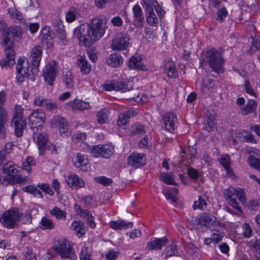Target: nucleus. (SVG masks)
Masks as SVG:
<instances>
[{"label":"nucleus","instance_id":"f257e3e1","mask_svg":"<svg viewBox=\"0 0 260 260\" xmlns=\"http://www.w3.org/2000/svg\"><path fill=\"white\" fill-rule=\"evenodd\" d=\"M107 22L105 16L96 17L89 23L82 24L76 27L74 30V36L83 45H89L104 36L108 28Z\"/></svg>","mask_w":260,"mask_h":260},{"label":"nucleus","instance_id":"f03ea898","mask_svg":"<svg viewBox=\"0 0 260 260\" xmlns=\"http://www.w3.org/2000/svg\"><path fill=\"white\" fill-rule=\"evenodd\" d=\"M21 30L17 26L11 27L6 30H4L2 36L3 46L5 48L7 57L1 62L2 66H10L15 62L14 58L13 38L17 37L21 38Z\"/></svg>","mask_w":260,"mask_h":260},{"label":"nucleus","instance_id":"7ed1b4c3","mask_svg":"<svg viewBox=\"0 0 260 260\" xmlns=\"http://www.w3.org/2000/svg\"><path fill=\"white\" fill-rule=\"evenodd\" d=\"M201 63H208L212 70L219 74L224 71V59L222 55L215 48L204 52L201 55Z\"/></svg>","mask_w":260,"mask_h":260},{"label":"nucleus","instance_id":"20e7f679","mask_svg":"<svg viewBox=\"0 0 260 260\" xmlns=\"http://www.w3.org/2000/svg\"><path fill=\"white\" fill-rule=\"evenodd\" d=\"M223 196L230 205L239 212H242V210L239 206L236 197L238 198L243 205H246V197L244 189L240 187L235 188L230 186L223 191Z\"/></svg>","mask_w":260,"mask_h":260},{"label":"nucleus","instance_id":"39448f33","mask_svg":"<svg viewBox=\"0 0 260 260\" xmlns=\"http://www.w3.org/2000/svg\"><path fill=\"white\" fill-rule=\"evenodd\" d=\"M53 249L62 259L75 260L77 258L71 243L67 239H60L55 242Z\"/></svg>","mask_w":260,"mask_h":260},{"label":"nucleus","instance_id":"423d86ee","mask_svg":"<svg viewBox=\"0 0 260 260\" xmlns=\"http://www.w3.org/2000/svg\"><path fill=\"white\" fill-rule=\"evenodd\" d=\"M23 108L21 105H15L12 126L14 129L15 136L18 137L23 135V130L26 125V120L23 117Z\"/></svg>","mask_w":260,"mask_h":260},{"label":"nucleus","instance_id":"0eeeda50","mask_svg":"<svg viewBox=\"0 0 260 260\" xmlns=\"http://www.w3.org/2000/svg\"><path fill=\"white\" fill-rule=\"evenodd\" d=\"M16 71L18 75H20L19 77L17 76V80L20 82H22L24 77L34 81L35 79L34 76L37 74L38 72V70L32 66L31 69L30 70L28 61L25 58H20L18 60Z\"/></svg>","mask_w":260,"mask_h":260},{"label":"nucleus","instance_id":"6e6552de","mask_svg":"<svg viewBox=\"0 0 260 260\" xmlns=\"http://www.w3.org/2000/svg\"><path fill=\"white\" fill-rule=\"evenodd\" d=\"M21 213L16 208H12L4 212L1 216V224L8 229H14L18 225Z\"/></svg>","mask_w":260,"mask_h":260},{"label":"nucleus","instance_id":"1a4fd4ad","mask_svg":"<svg viewBox=\"0 0 260 260\" xmlns=\"http://www.w3.org/2000/svg\"><path fill=\"white\" fill-rule=\"evenodd\" d=\"M45 114L42 110H34L29 116L30 126L34 133L39 131L44 123Z\"/></svg>","mask_w":260,"mask_h":260},{"label":"nucleus","instance_id":"9d476101","mask_svg":"<svg viewBox=\"0 0 260 260\" xmlns=\"http://www.w3.org/2000/svg\"><path fill=\"white\" fill-rule=\"evenodd\" d=\"M106 91L115 90L122 92L129 91L132 88V83L126 81H111L102 85Z\"/></svg>","mask_w":260,"mask_h":260},{"label":"nucleus","instance_id":"9b49d317","mask_svg":"<svg viewBox=\"0 0 260 260\" xmlns=\"http://www.w3.org/2000/svg\"><path fill=\"white\" fill-rule=\"evenodd\" d=\"M114 150V147L112 145H98L92 147L91 153L95 157L108 158L113 155Z\"/></svg>","mask_w":260,"mask_h":260},{"label":"nucleus","instance_id":"f8f14e48","mask_svg":"<svg viewBox=\"0 0 260 260\" xmlns=\"http://www.w3.org/2000/svg\"><path fill=\"white\" fill-rule=\"evenodd\" d=\"M58 72V65L55 61H51L46 66L43 70V76L45 81L49 85H52Z\"/></svg>","mask_w":260,"mask_h":260},{"label":"nucleus","instance_id":"ddd939ff","mask_svg":"<svg viewBox=\"0 0 260 260\" xmlns=\"http://www.w3.org/2000/svg\"><path fill=\"white\" fill-rule=\"evenodd\" d=\"M72 161L74 166L82 171L88 170L89 168V160L86 155L78 152L74 155Z\"/></svg>","mask_w":260,"mask_h":260},{"label":"nucleus","instance_id":"4468645a","mask_svg":"<svg viewBox=\"0 0 260 260\" xmlns=\"http://www.w3.org/2000/svg\"><path fill=\"white\" fill-rule=\"evenodd\" d=\"M129 44V38L126 36L119 35L112 41L111 48L113 50H125Z\"/></svg>","mask_w":260,"mask_h":260},{"label":"nucleus","instance_id":"2eb2a0df","mask_svg":"<svg viewBox=\"0 0 260 260\" xmlns=\"http://www.w3.org/2000/svg\"><path fill=\"white\" fill-rule=\"evenodd\" d=\"M43 50L40 46H34L30 50L29 60L32 67L38 70L40 66V61L42 58Z\"/></svg>","mask_w":260,"mask_h":260},{"label":"nucleus","instance_id":"dca6fc26","mask_svg":"<svg viewBox=\"0 0 260 260\" xmlns=\"http://www.w3.org/2000/svg\"><path fill=\"white\" fill-rule=\"evenodd\" d=\"M133 24L139 28L143 26L144 17L141 7L139 5H135L132 8Z\"/></svg>","mask_w":260,"mask_h":260},{"label":"nucleus","instance_id":"f3484780","mask_svg":"<svg viewBox=\"0 0 260 260\" xmlns=\"http://www.w3.org/2000/svg\"><path fill=\"white\" fill-rule=\"evenodd\" d=\"M129 165L138 168L146 164L145 156L143 153H133L127 158Z\"/></svg>","mask_w":260,"mask_h":260},{"label":"nucleus","instance_id":"a211bd4d","mask_svg":"<svg viewBox=\"0 0 260 260\" xmlns=\"http://www.w3.org/2000/svg\"><path fill=\"white\" fill-rule=\"evenodd\" d=\"M165 127L170 132H173L177 125V119L176 114L173 112H169L162 118Z\"/></svg>","mask_w":260,"mask_h":260},{"label":"nucleus","instance_id":"6ab92c4d","mask_svg":"<svg viewBox=\"0 0 260 260\" xmlns=\"http://www.w3.org/2000/svg\"><path fill=\"white\" fill-rule=\"evenodd\" d=\"M66 181L69 186L73 189H78L84 185L82 179L74 173H71L68 175Z\"/></svg>","mask_w":260,"mask_h":260},{"label":"nucleus","instance_id":"aec40b11","mask_svg":"<svg viewBox=\"0 0 260 260\" xmlns=\"http://www.w3.org/2000/svg\"><path fill=\"white\" fill-rule=\"evenodd\" d=\"M194 221L198 228H201L203 226L209 228L216 223L211 216L207 213L201 214L194 219Z\"/></svg>","mask_w":260,"mask_h":260},{"label":"nucleus","instance_id":"412c9836","mask_svg":"<svg viewBox=\"0 0 260 260\" xmlns=\"http://www.w3.org/2000/svg\"><path fill=\"white\" fill-rule=\"evenodd\" d=\"M39 131H36V133L34 132L33 138L34 139L36 138V142L38 146L39 153L42 155L46 149V144L48 141V136L46 133H41L38 134Z\"/></svg>","mask_w":260,"mask_h":260},{"label":"nucleus","instance_id":"4be33fe9","mask_svg":"<svg viewBox=\"0 0 260 260\" xmlns=\"http://www.w3.org/2000/svg\"><path fill=\"white\" fill-rule=\"evenodd\" d=\"M68 107L67 108L73 111L80 110L90 109V105L88 103L84 102L78 99H75L73 101H71L67 104Z\"/></svg>","mask_w":260,"mask_h":260},{"label":"nucleus","instance_id":"5701e85b","mask_svg":"<svg viewBox=\"0 0 260 260\" xmlns=\"http://www.w3.org/2000/svg\"><path fill=\"white\" fill-rule=\"evenodd\" d=\"M137 112L133 109H128L125 112L120 114L117 119V123L119 127L123 128H126V124L127 123L128 119L131 117L134 116Z\"/></svg>","mask_w":260,"mask_h":260},{"label":"nucleus","instance_id":"b1692460","mask_svg":"<svg viewBox=\"0 0 260 260\" xmlns=\"http://www.w3.org/2000/svg\"><path fill=\"white\" fill-rule=\"evenodd\" d=\"M168 243V240L166 238H156L147 244L146 248L149 250L160 249L162 246Z\"/></svg>","mask_w":260,"mask_h":260},{"label":"nucleus","instance_id":"393cba45","mask_svg":"<svg viewBox=\"0 0 260 260\" xmlns=\"http://www.w3.org/2000/svg\"><path fill=\"white\" fill-rule=\"evenodd\" d=\"M128 67L132 69H141L144 70L146 69V67L144 66L140 56H132L129 59Z\"/></svg>","mask_w":260,"mask_h":260},{"label":"nucleus","instance_id":"a878e982","mask_svg":"<svg viewBox=\"0 0 260 260\" xmlns=\"http://www.w3.org/2000/svg\"><path fill=\"white\" fill-rule=\"evenodd\" d=\"M77 64L82 74L87 75L90 73L91 67L85 57L79 56L77 59Z\"/></svg>","mask_w":260,"mask_h":260},{"label":"nucleus","instance_id":"bb28decb","mask_svg":"<svg viewBox=\"0 0 260 260\" xmlns=\"http://www.w3.org/2000/svg\"><path fill=\"white\" fill-rule=\"evenodd\" d=\"M57 26L54 25V30L56 31V35L60 40V43L62 44H66L67 40L66 39V34L64 29V27L61 22H57Z\"/></svg>","mask_w":260,"mask_h":260},{"label":"nucleus","instance_id":"cd10ccee","mask_svg":"<svg viewBox=\"0 0 260 260\" xmlns=\"http://www.w3.org/2000/svg\"><path fill=\"white\" fill-rule=\"evenodd\" d=\"M107 61L109 66L116 68L123 63V58L119 54L113 53L109 56Z\"/></svg>","mask_w":260,"mask_h":260},{"label":"nucleus","instance_id":"c85d7f7f","mask_svg":"<svg viewBox=\"0 0 260 260\" xmlns=\"http://www.w3.org/2000/svg\"><path fill=\"white\" fill-rule=\"evenodd\" d=\"M50 123L52 127H58L59 129L60 128L69 126L67 119L59 115L53 116Z\"/></svg>","mask_w":260,"mask_h":260},{"label":"nucleus","instance_id":"c756f323","mask_svg":"<svg viewBox=\"0 0 260 260\" xmlns=\"http://www.w3.org/2000/svg\"><path fill=\"white\" fill-rule=\"evenodd\" d=\"M2 169L3 173L7 175L9 178L14 176L18 171L16 166L11 161L4 164Z\"/></svg>","mask_w":260,"mask_h":260},{"label":"nucleus","instance_id":"7c9ffc66","mask_svg":"<svg viewBox=\"0 0 260 260\" xmlns=\"http://www.w3.org/2000/svg\"><path fill=\"white\" fill-rule=\"evenodd\" d=\"M257 107V103L255 101L251 100L243 108L240 109V113L243 115H246L248 114L255 111Z\"/></svg>","mask_w":260,"mask_h":260},{"label":"nucleus","instance_id":"2f4dec72","mask_svg":"<svg viewBox=\"0 0 260 260\" xmlns=\"http://www.w3.org/2000/svg\"><path fill=\"white\" fill-rule=\"evenodd\" d=\"M110 226L114 230H120L122 229H127L132 228L133 223L132 222H126L122 220L118 221H112L110 222Z\"/></svg>","mask_w":260,"mask_h":260},{"label":"nucleus","instance_id":"473e14b6","mask_svg":"<svg viewBox=\"0 0 260 260\" xmlns=\"http://www.w3.org/2000/svg\"><path fill=\"white\" fill-rule=\"evenodd\" d=\"M8 120V114L0 113V138L3 139L6 136L7 132V123Z\"/></svg>","mask_w":260,"mask_h":260},{"label":"nucleus","instance_id":"72a5a7b5","mask_svg":"<svg viewBox=\"0 0 260 260\" xmlns=\"http://www.w3.org/2000/svg\"><path fill=\"white\" fill-rule=\"evenodd\" d=\"M241 235L244 238L250 239L253 234V231L249 223L245 222L241 226Z\"/></svg>","mask_w":260,"mask_h":260},{"label":"nucleus","instance_id":"f704fd0d","mask_svg":"<svg viewBox=\"0 0 260 260\" xmlns=\"http://www.w3.org/2000/svg\"><path fill=\"white\" fill-rule=\"evenodd\" d=\"M63 79L68 88H71L74 86V76L70 71L63 72Z\"/></svg>","mask_w":260,"mask_h":260},{"label":"nucleus","instance_id":"c9c22d12","mask_svg":"<svg viewBox=\"0 0 260 260\" xmlns=\"http://www.w3.org/2000/svg\"><path fill=\"white\" fill-rule=\"evenodd\" d=\"M79 14V10L74 7H71L66 13V19L68 22L71 23L75 21Z\"/></svg>","mask_w":260,"mask_h":260},{"label":"nucleus","instance_id":"e433bc0d","mask_svg":"<svg viewBox=\"0 0 260 260\" xmlns=\"http://www.w3.org/2000/svg\"><path fill=\"white\" fill-rule=\"evenodd\" d=\"M146 21L151 26H156L158 23V20L155 15L154 10L146 12Z\"/></svg>","mask_w":260,"mask_h":260},{"label":"nucleus","instance_id":"4c0bfd02","mask_svg":"<svg viewBox=\"0 0 260 260\" xmlns=\"http://www.w3.org/2000/svg\"><path fill=\"white\" fill-rule=\"evenodd\" d=\"M165 68L168 71V77L172 78H175L178 76V72L177 71L175 64L174 62L168 61L166 63Z\"/></svg>","mask_w":260,"mask_h":260},{"label":"nucleus","instance_id":"58836bf2","mask_svg":"<svg viewBox=\"0 0 260 260\" xmlns=\"http://www.w3.org/2000/svg\"><path fill=\"white\" fill-rule=\"evenodd\" d=\"M22 190L23 191L28 192L34 195L35 197L43 198V196L42 192L38 189L37 187H35L32 185H28L23 187Z\"/></svg>","mask_w":260,"mask_h":260},{"label":"nucleus","instance_id":"ea45409f","mask_svg":"<svg viewBox=\"0 0 260 260\" xmlns=\"http://www.w3.org/2000/svg\"><path fill=\"white\" fill-rule=\"evenodd\" d=\"M53 221L47 217H43L40 222V228L42 230H52L54 228Z\"/></svg>","mask_w":260,"mask_h":260},{"label":"nucleus","instance_id":"a19ab883","mask_svg":"<svg viewBox=\"0 0 260 260\" xmlns=\"http://www.w3.org/2000/svg\"><path fill=\"white\" fill-rule=\"evenodd\" d=\"M83 224L80 221H74L71 226L70 229L72 230H75L77 232V235L78 237H80L84 235V231L83 229Z\"/></svg>","mask_w":260,"mask_h":260},{"label":"nucleus","instance_id":"79ce46f5","mask_svg":"<svg viewBox=\"0 0 260 260\" xmlns=\"http://www.w3.org/2000/svg\"><path fill=\"white\" fill-rule=\"evenodd\" d=\"M50 212L51 215L55 216L57 219H66L67 213L57 207H54L50 210Z\"/></svg>","mask_w":260,"mask_h":260},{"label":"nucleus","instance_id":"37998d69","mask_svg":"<svg viewBox=\"0 0 260 260\" xmlns=\"http://www.w3.org/2000/svg\"><path fill=\"white\" fill-rule=\"evenodd\" d=\"M29 179L27 176H22L20 175L15 174L9 178V183L14 184L15 183L19 184H24Z\"/></svg>","mask_w":260,"mask_h":260},{"label":"nucleus","instance_id":"c03bdc74","mask_svg":"<svg viewBox=\"0 0 260 260\" xmlns=\"http://www.w3.org/2000/svg\"><path fill=\"white\" fill-rule=\"evenodd\" d=\"M160 179L166 184L175 185L174 177L172 173H163L160 175Z\"/></svg>","mask_w":260,"mask_h":260},{"label":"nucleus","instance_id":"a18cd8bd","mask_svg":"<svg viewBox=\"0 0 260 260\" xmlns=\"http://www.w3.org/2000/svg\"><path fill=\"white\" fill-rule=\"evenodd\" d=\"M36 161L32 156H28L26 158L25 161L23 163V169L28 172H31V167L35 166Z\"/></svg>","mask_w":260,"mask_h":260},{"label":"nucleus","instance_id":"49530a36","mask_svg":"<svg viewBox=\"0 0 260 260\" xmlns=\"http://www.w3.org/2000/svg\"><path fill=\"white\" fill-rule=\"evenodd\" d=\"M248 162L252 168L260 172V159L256 158L254 156H250L248 158Z\"/></svg>","mask_w":260,"mask_h":260},{"label":"nucleus","instance_id":"de8ad7c7","mask_svg":"<svg viewBox=\"0 0 260 260\" xmlns=\"http://www.w3.org/2000/svg\"><path fill=\"white\" fill-rule=\"evenodd\" d=\"M172 190H173L174 193L169 190H164L163 193L167 200H171L172 203H174L176 201V196L178 193V189L176 188H172Z\"/></svg>","mask_w":260,"mask_h":260},{"label":"nucleus","instance_id":"09e8293b","mask_svg":"<svg viewBox=\"0 0 260 260\" xmlns=\"http://www.w3.org/2000/svg\"><path fill=\"white\" fill-rule=\"evenodd\" d=\"M91 249L89 247L84 246L81 249L80 255V260H91Z\"/></svg>","mask_w":260,"mask_h":260},{"label":"nucleus","instance_id":"8fccbe9b","mask_svg":"<svg viewBox=\"0 0 260 260\" xmlns=\"http://www.w3.org/2000/svg\"><path fill=\"white\" fill-rule=\"evenodd\" d=\"M31 211L27 210L24 213H21V216L19 218V220L23 224H29L31 222Z\"/></svg>","mask_w":260,"mask_h":260},{"label":"nucleus","instance_id":"3c124183","mask_svg":"<svg viewBox=\"0 0 260 260\" xmlns=\"http://www.w3.org/2000/svg\"><path fill=\"white\" fill-rule=\"evenodd\" d=\"M98 121L101 124L105 123L108 120V111L106 110L100 111L97 113Z\"/></svg>","mask_w":260,"mask_h":260},{"label":"nucleus","instance_id":"603ef678","mask_svg":"<svg viewBox=\"0 0 260 260\" xmlns=\"http://www.w3.org/2000/svg\"><path fill=\"white\" fill-rule=\"evenodd\" d=\"M131 133L133 135H143L145 133L144 126L140 123L136 124L132 127Z\"/></svg>","mask_w":260,"mask_h":260},{"label":"nucleus","instance_id":"864d4df0","mask_svg":"<svg viewBox=\"0 0 260 260\" xmlns=\"http://www.w3.org/2000/svg\"><path fill=\"white\" fill-rule=\"evenodd\" d=\"M220 161L222 166L225 168L228 173H230V171H232L230 168L231 162L230 158L229 156L226 155L220 158Z\"/></svg>","mask_w":260,"mask_h":260},{"label":"nucleus","instance_id":"5fc2aeb1","mask_svg":"<svg viewBox=\"0 0 260 260\" xmlns=\"http://www.w3.org/2000/svg\"><path fill=\"white\" fill-rule=\"evenodd\" d=\"M8 13L13 18L21 21L23 19L22 14L14 8H10Z\"/></svg>","mask_w":260,"mask_h":260},{"label":"nucleus","instance_id":"6e6d98bb","mask_svg":"<svg viewBox=\"0 0 260 260\" xmlns=\"http://www.w3.org/2000/svg\"><path fill=\"white\" fill-rule=\"evenodd\" d=\"M157 3L155 0H143V6L146 9V12L149 10H154V7Z\"/></svg>","mask_w":260,"mask_h":260},{"label":"nucleus","instance_id":"4d7b16f0","mask_svg":"<svg viewBox=\"0 0 260 260\" xmlns=\"http://www.w3.org/2000/svg\"><path fill=\"white\" fill-rule=\"evenodd\" d=\"M178 254V249L175 245H171L167 247L166 257L175 256Z\"/></svg>","mask_w":260,"mask_h":260},{"label":"nucleus","instance_id":"13d9d810","mask_svg":"<svg viewBox=\"0 0 260 260\" xmlns=\"http://www.w3.org/2000/svg\"><path fill=\"white\" fill-rule=\"evenodd\" d=\"M37 186L49 196H52L54 194L53 191L52 190L50 187L49 184L48 183H39L38 184Z\"/></svg>","mask_w":260,"mask_h":260},{"label":"nucleus","instance_id":"bf43d9fd","mask_svg":"<svg viewBox=\"0 0 260 260\" xmlns=\"http://www.w3.org/2000/svg\"><path fill=\"white\" fill-rule=\"evenodd\" d=\"M48 100L44 97L39 95L34 101V105L38 107H44Z\"/></svg>","mask_w":260,"mask_h":260},{"label":"nucleus","instance_id":"052dcab7","mask_svg":"<svg viewBox=\"0 0 260 260\" xmlns=\"http://www.w3.org/2000/svg\"><path fill=\"white\" fill-rule=\"evenodd\" d=\"M228 15V11L225 7H223L217 12V20L219 21H223Z\"/></svg>","mask_w":260,"mask_h":260},{"label":"nucleus","instance_id":"680f3d73","mask_svg":"<svg viewBox=\"0 0 260 260\" xmlns=\"http://www.w3.org/2000/svg\"><path fill=\"white\" fill-rule=\"evenodd\" d=\"M44 108L48 111L56 112L58 109V106L55 102H50L48 100Z\"/></svg>","mask_w":260,"mask_h":260},{"label":"nucleus","instance_id":"e2e57ef3","mask_svg":"<svg viewBox=\"0 0 260 260\" xmlns=\"http://www.w3.org/2000/svg\"><path fill=\"white\" fill-rule=\"evenodd\" d=\"M244 86L245 88V90L247 93L251 95H252L254 97H256V94L254 91L249 81L248 80H246L245 81Z\"/></svg>","mask_w":260,"mask_h":260},{"label":"nucleus","instance_id":"0e129e2a","mask_svg":"<svg viewBox=\"0 0 260 260\" xmlns=\"http://www.w3.org/2000/svg\"><path fill=\"white\" fill-rule=\"evenodd\" d=\"M216 125L215 120L213 117H212V118L209 117L207 120V125L206 126V129L209 132H213L216 128Z\"/></svg>","mask_w":260,"mask_h":260},{"label":"nucleus","instance_id":"69168bd1","mask_svg":"<svg viewBox=\"0 0 260 260\" xmlns=\"http://www.w3.org/2000/svg\"><path fill=\"white\" fill-rule=\"evenodd\" d=\"M6 93L4 91L0 92V113L8 114L5 109L3 107V104L6 101Z\"/></svg>","mask_w":260,"mask_h":260},{"label":"nucleus","instance_id":"338daca9","mask_svg":"<svg viewBox=\"0 0 260 260\" xmlns=\"http://www.w3.org/2000/svg\"><path fill=\"white\" fill-rule=\"evenodd\" d=\"M86 138V134L85 133H78L73 136V140L75 143L82 142Z\"/></svg>","mask_w":260,"mask_h":260},{"label":"nucleus","instance_id":"774afa93","mask_svg":"<svg viewBox=\"0 0 260 260\" xmlns=\"http://www.w3.org/2000/svg\"><path fill=\"white\" fill-rule=\"evenodd\" d=\"M96 181L105 186H106L111 184L112 180L111 178H108L105 176H101L96 178Z\"/></svg>","mask_w":260,"mask_h":260}]
</instances>
